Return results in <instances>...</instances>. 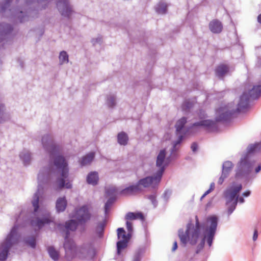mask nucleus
<instances>
[{
    "label": "nucleus",
    "mask_w": 261,
    "mask_h": 261,
    "mask_svg": "<svg viewBox=\"0 0 261 261\" xmlns=\"http://www.w3.org/2000/svg\"><path fill=\"white\" fill-rule=\"evenodd\" d=\"M228 71V66L224 64L218 65L215 69L216 74L219 77H223Z\"/></svg>",
    "instance_id": "dca6fc26"
},
{
    "label": "nucleus",
    "mask_w": 261,
    "mask_h": 261,
    "mask_svg": "<svg viewBox=\"0 0 261 261\" xmlns=\"http://www.w3.org/2000/svg\"><path fill=\"white\" fill-rule=\"evenodd\" d=\"M54 164L58 169L61 170L60 176L57 178L56 181L57 189H61L64 187L67 189L71 188L72 185L67 179L68 176V164L64 158L61 155H57L55 159Z\"/></svg>",
    "instance_id": "f03ea898"
},
{
    "label": "nucleus",
    "mask_w": 261,
    "mask_h": 261,
    "mask_svg": "<svg viewBox=\"0 0 261 261\" xmlns=\"http://www.w3.org/2000/svg\"><path fill=\"white\" fill-rule=\"evenodd\" d=\"M177 248V243L176 241H174L173 244V247L172 248V251H175Z\"/></svg>",
    "instance_id": "79ce46f5"
},
{
    "label": "nucleus",
    "mask_w": 261,
    "mask_h": 261,
    "mask_svg": "<svg viewBox=\"0 0 261 261\" xmlns=\"http://www.w3.org/2000/svg\"><path fill=\"white\" fill-rule=\"evenodd\" d=\"M141 187L139 183L135 185L130 186L121 191V194L124 196H129L137 194L142 191Z\"/></svg>",
    "instance_id": "f8f14e48"
},
{
    "label": "nucleus",
    "mask_w": 261,
    "mask_h": 261,
    "mask_svg": "<svg viewBox=\"0 0 261 261\" xmlns=\"http://www.w3.org/2000/svg\"><path fill=\"white\" fill-rule=\"evenodd\" d=\"M47 250L51 258H53L55 260H58L59 259V252L58 251L56 250L53 247H48L47 248Z\"/></svg>",
    "instance_id": "a878e982"
},
{
    "label": "nucleus",
    "mask_w": 261,
    "mask_h": 261,
    "mask_svg": "<svg viewBox=\"0 0 261 261\" xmlns=\"http://www.w3.org/2000/svg\"><path fill=\"white\" fill-rule=\"evenodd\" d=\"M126 228L129 232H132L133 231L132 223L128 221H126Z\"/></svg>",
    "instance_id": "4c0bfd02"
},
{
    "label": "nucleus",
    "mask_w": 261,
    "mask_h": 261,
    "mask_svg": "<svg viewBox=\"0 0 261 261\" xmlns=\"http://www.w3.org/2000/svg\"><path fill=\"white\" fill-rule=\"evenodd\" d=\"M261 146V143H256L254 145H250L248 148V152L252 153L254 151H257L260 146Z\"/></svg>",
    "instance_id": "473e14b6"
},
{
    "label": "nucleus",
    "mask_w": 261,
    "mask_h": 261,
    "mask_svg": "<svg viewBox=\"0 0 261 261\" xmlns=\"http://www.w3.org/2000/svg\"><path fill=\"white\" fill-rule=\"evenodd\" d=\"M242 189L241 184L236 186H232L228 188L225 192V197L227 199V204L232 202L231 205L228 208V214H231L236 208L237 204V198L234 199L236 196Z\"/></svg>",
    "instance_id": "423d86ee"
},
{
    "label": "nucleus",
    "mask_w": 261,
    "mask_h": 261,
    "mask_svg": "<svg viewBox=\"0 0 261 261\" xmlns=\"http://www.w3.org/2000/svg\"><path fill=\"white\" fill-rule=\"evenodd\" d=\"M27 243L31 247L35 248L36 246V240L35 238L32 237L27 240Z\"/></svg>",
    "instance_id": "c9c22d12"
},
{
    "label": "nucleus",
    "mask_w": 261,
    "mask_h": 261,
    "mask_svg": "<svg viewBox=\"0 0 261 261\" xmlns=\"http://www.w3.org/2000/svg\"><path fill=\"white\" fill-rule=\"evenodd\" d=\"M164 172V168L156 173L153 176H148L139 180L138 183L140 187L142 186L144 188L151 187L155 188L160 182L163 173Z\"/></svg>",
    "instance_id": "6e6552de"
},
{
    "label": "nucleus",
    "mask_w": 261,
    "mask_h": 261,
    "mask_svg": "<svg viewBox=\"0 0 261 261\" xmlns=\"http://www.w3.org/2000/svg\"><path fill=\"white\" fill-rule=\"evenodd\" d=\"M197 144L196 143L194 142L192 144L191 148L193 152H195L197 149Z\"/></svg>",
    "instance_id": "a19ab883"
},
{
    "label": "nucleus",
    "mask_w": 261,
    "mask_h": 261,
    "mask_svg": "<svg viewBox=\"0 0 261 261\" xmlns=\"http://www.w3.org/2000/svg\"><path fill=\"white\" fill-rule=\"evenodd\" d=\"M59 60L61 64L67 63L68 62V56L66 51H62L60 53Z\"/></svg>",
    "instance_id": "7c9ffc66"
},
{
    "label": "nucleus",
    "mask_w": 261,
    "mask_h": 261,
    "mask_svg": "<svg viewBox=\"0 0 261 261\" xmlns=\"http://www.w3.org/2000/svg\"><path fill=\"white\" fill-rule=\"evenodd\" d=\"M128 242V239L121 240L117 242V253L118 255H120L121 251L127 247Z\"/></svg>",
    "instance_id": "4be33fe9"
},
{
    "label": "nucleus",
    "mask_w": 261,
    "mask_h": 261,
    "mask_svg": "<svg viewBox=\"0 0 261 261\" xmlns=\"http://www.w3.org/2000/svg\"><path fill=\"white\" fill-rule=\"evenodd\" d=\"M182 136H180L178 138V140L175 142L174 145V147H175L177 144H179L182 139Z\"/></svg>",
    "instance_id": "37998d69"
},
{
    "label": "nucleus",
    "mask_w": 261,
    "mask_h": 261,
    "mask_svg": "<svg viewBox=\"0 0 261 261\" xmlns=\"http://www.w3.org/2000/svg\"><path fill=\"white\" fill-rule=\"evenodd\" d=\"M233 164L230 161H226L224 163L223 165L222 173L223 174H227L229 173V171L232 169Z\"/></svg>",
    "instance_id": "393cba45"
},
{
    "label": "nucleus",
    "mask_w": 261,
    "mask_h": 261,
    "mask_svg": "<svg viewBox=\"0 0 261 261\" xmlns=\"http://www.w3.org/2000/svg\"><path fill=\"white\" fill-rule=\"evenodd\" d=\"M196 223L195 227L191 229L192 224L188 223L187 225V229L185 232L182 229H179L178 231V237L180 242L184 245L189 242L192 245H195L197 242V240L200 234V223L198 218L195 217Z\"/></svg>",
    "instance_id": "7ed1b4c3"
},
{
    "label": "nucleus",
    "mask_w": 261,
    "mask_h": 261,
    "mask_svg": "<svg viewBox=\"0 0 261 261\" xmlns=\"http://www.w3.org/2000/svg\"><path fill=\"white\" fill-rule=\"evenodd\" d=\"M105 225L106 222L105 221L100 222L97 224L95 228V230L99 237L102 236Z\"/></svg>",
    "instance_id": "c85d7f7f"
},
{
    "label": "nucleus",
    "mask_w": 261,
    "mask_h": 261,
    "mask_svg": "<svg viewBox=\"0 0 261 261\" xmlns=\"http://www.w3.org/2000/svg\"><path fill=\"white\" fill-rule=\"evenodd\" d=\"M128 235L129 234L126 236V232L123 228H119L117 229V237L118 239H128V241H129V237H128Z\"/></svg>",
    "instance_id": "cd10ccee"
},
{
    "label": "nucleus",
    "mask_w": 261,
    "mask_h": 261,
    "mask_svg": "<svg viewBox=\"0 0 261 261\" xmlns=\"http://www.w3.org/2000/svg\"><path fill=\"white\" fill-rule=\"evenodd\" d=\"M261 169V166L260 165H258L255 169V172L256 173H258L259 172V171Z\"/></svg>",
    "instance_id": "3c124183"
},
{
    "label": "nucleus",
    "mask_w": 261,
    "mask_h": 261,
    "mask_svg": "<svg viewBox=\"0 0 261 261\" xmlns=\"http://www.w3.org/2000/svg\"><path fill=\"white\" fill-rule=\"evenodd\" d=\"M53 221V219L49 214H47L45 217L42 219H38L35 222L34 221L31 222L32 225L37 226L38 228L42 227L45 224H48Z\"/></svg>",
    "instance_id": "4468645a"
},
{
    "label": "nucleus",
    "mask_w": 261,
    "mask_h": 261,
    "mask_svg": "<svg viewBox=\"0 0 261 261\" xmlns=\"http://www.w3.org/2000/svg\"><path fill=\"white\" fill-rule=\"evenodd\" d=\"M77 227V223L74 220H70L66 222L65 226L66 234L65 236L64 247L67 257L68 255L74 256L75 254L82 252V248L76 249L73 241L72 240L68 239L69 231H74L76 229Z\"/></svg>",
    "instance_id": "20e7f679"
},
{
    "label": "nucleus",
    "mask_w": 261,
    "mask_h": 261,
    "mask_svg": "<svg viewBox=\"0 0 261 261\" xmlns=\"http://www.w3.org/2000/svg\"><path fill=\"white\" fill-rule=\"evenodd\" d=\"M108 104L110 107H113L115 105V100L113 97H110L109 99Z\"/></svg>",
    "instance_id": "ea45409f"
},
{
    "label": "nucleus",
    "mask_w": 261,
    "mask_h": 261,
    "mask_svg": "<svg viewBox=\"0 0 261 261\" xmlns=\"http://www.w3.org/2000/svg\"><path fill=\"white\" fill-rule=\"evenodd\" d=\"M91 217L89 208L87 205H83L75 210L72 218H75L79 223L84 224L90 220Z\"/></svg>",
    "instance_id": "1a4fd4ad"
},
{
    "label": "nucleus",
    "mask_w": 261,
    "mask_h": 261,
    "mask_svg": "<svg viewBox=\"0 0 261 261\" xmlns=\"http://www.w3.org/2000/svg\"><path fill=\"white\" fill-rule=\"evenodd\" d=\"M59 11L62 16L69 17L72 13V8L68 0H60L57 4Z\"/></svg>",
    "instance_id": "9b49d317"
},
{
    "label": "nucleus",
    "mask_w": 261,
    "mask_h": 261,
    "mask_svg": "<svg viewBox=\"0 0 261 261\" xmlns=\"http://www.w3.org/2000/svg\"><path fill=\"white\" fill-rule=\"evenodd\" d=\"M150 198H151V199H153L154 198V197H153V196H151L150 197Z\"/></svg>",
    "instance_id": "864d4df0"
},
{
    "label": "nucleus",
    "mask_w": 261,
    "mask_h": 261,
    "mask_svg": "<svg viewBox=\"0 0 261 261\" xmlns=\"http://www.w3.org/2000/svg\"><path fill=\"white\" fill-rule=\"evenodd\" d=\"M32 204L34 208V212H36L39 208V193L36 192L34 196Z\"/></svg>",
    "instance_id": "c756f323"
},
{
    "label": "nucleus",
    "mask_w": 261,
    "mask_h": 261,
    "mask_svg": "<svg viewBox=\"0 0 261 261\" xmlns=\"http://www.w3.org/2000/svg\"><path fill=\"white\" fill-rule=\"evenodd\" d=\"M250 194V191H247L243 193V195L245 197H247L249 196Z\"/></svg>",
    "instance_id": "de8ad7c7"
},
{
    "label": "nucleus",
    "mask_w": 261,
    "mask_h": 261,
    "mask_svg": "<svg viewBox=\"0 0 261 261\" xmlns=\"http://www.w3.org/2000/svg\"><path fill=\"white\" fill-rule=\"evenodd\" d=\"M187 122V118L186 117H182L179 120H178L176 124L175 127L176 129V132H180L182 128L184 127L185 124Z\"/></svg>",
    "instance_id": "bb28decb"
},
{
    "label": "nucleus",
    "mask_w": 261,
    "mask_h": 261,
    "mask_svg": "<svg viewBox=\"0 0 261 261\" xmlns=\"http://www.w3.org/2000/svg\"><path fill=\"white\" fill-rule=\"evenodd\" d=\"M215 122L209 119L202 120L199 122L195 123L192 126H203L205 128H209L215 126Z\"/></svg>",
    "instance_id": "f3484780"
},
{
    "label": "nucleus",
    "mask_w": 261,
    "mask_h": 261,
    "mask_svg": "<svg viewBox=\"0 0 261 261\" xmlns=\"http://www.w3.org/2000/svg\"><path fill=\"white\" fill-rule=\"evenodd\" d=\"M20 157L24 160L25 163H27L30 160V154L29 153H21L20 154Z\"/></svg>",
    "instance_id": "e433bc0d"
},
{
    "label": "nucleus",
    "mask_w": 261,
    "mask_h": 261,
    "mask_svg": "<svg viewBox=\"0 0 261 261\" xmlns=\"http://www.w3.org/2000/svg\"><path fill=\"white\" fill-rule=\"evenodd\" d=\"M94 158V153L90 152L83 158L81 162V164L82 166L88 165L91 163Z\"/></svg>",
    "instance_id": "5701e85b"
},
{
    "label": "nucleus",
    "mask_w": 261,
    "mask_h": 261,
    "mask_svg": "<svg viewBox=\"0 0 261 261\" xmlns=\"http://www.w3.org/2000/svg\"><path fill=\"white\" fill-rule=\"evenodd\" d=\"M257 19L258 22L261 24V13L258 15Z\"/></svg>",
    "instance_id": "8fccbe9b"
},
{
    "label": "nucleus",
    "mask_w": 261,
    "mask_h": 261,
    "mask_svg": "<svg viewBox=\"0 0 261 261\" xmlns=\"http://www.w3.org/2000/svg\"><path fill=\"white\" fill-rule=\"evenodd\" d=\"M43 147L49 153L50 156L53 158L57 151L56 146L53 144L52 140L48 135L44 136L42 139Z\"/></svg>",
    "instance_id": "9d476101"
},
{
    "label": "nucleus",
    "mask_w": 261,
    "mask_h": 261,
    "mask_svg": "<svg viewBox=\"0 0 261 261\" xmlns=\"http://www.w3.org/2000/svg\"><path fill=\"white\" fill-rule=\"evenodd\" d=\"M17 226H14L7 236L5 241L0 246V260L3 261L7 259L9 249L15 242Z\"/></svg>",
    "instance_id": "39448f33"
},
{
    "label": "nucleus",
    "mask_w": 261,
    "mask_h": 261,
    "mask_svg": "<svg viewBox=\"0 0 261 261\" xmlns=\"http://www.w3.org/2000/svg\"><path fill=\"white\" fill-rule=\"evenodd\" d=\"M167 6L164 3L159 4L156 8V11L160 14H164L166 12Z\"/></svg>",
    "instance_id": "2f4dec72"
},
{
    "label": "nucleus",
    "mask_w": 261,
    "mask_h": 261,
    "mask_svg": "<svg viewBox=\"0 0 261 261\" xmlns=\"http://www.w3.org/2000/svg\"><path fill=\"white\" fill-rule=\"evenodd\" d=\"M199 117L200 119H203L205 118L204 112L202 111H200L199 112Z\"/></svg>",
    "instance_id": "a18cd8bd"
},
{
    "label": "nucleus",
    "mask_w": 261,
    "mask_h": 261,
    "mask_svg": "<svg viewBox=\"0 0 261 261\" xmlns=\"http://www.w3.org/2000/svg\"><path fill=\"white\" fill-rule=\"evenodd\" d=\"M250 167L249 166V163L248 162V158L246 156L244 159H242L239 165L238 171L237 172L236 174V177H240L241 175V172L243 170H245L247 168L248 171H250Z\"/></svg>",
    "instance_id": "2eb2a0df"
},
{
    "label": "nucleus",
    "mask_w": 261,
    "mask_h": 261,
    "mask_svg": "<svg viewBox=\"0 0 261 261\" xmlns=\"http://www.w3.org/2000/svg\"><path fill=\"white\" fill-rule=\"evenodd\" d=\"M261 95V85L254 86L248 93L244 92L240 97L236 110L232 109L229 106L220 107L216 111V121H221L227 119L236 112H244L249 107V99L258 98Z\"/></svg>",
    "instance_id": "f257e3e1"
},
{
    "label": "nucleus",
    "mask_w": 261,
    "mask_h": 261,
    "mask_svg": "<svg viewBox=\"0 0 261 261\" xmlns=\"http://www.w3.org/2000/svg\"><path fill=\"white\" fill-rule=\"evenodd\" d=\"M118 142L121 144L125 145L127 144L128 141V137L124 132H121L117 136Z\"/></svg>",
    "instance_id": "b1692460"
},
{
    "label": "nucleus",
    "mask_w": 261,
    "mask_h": 261,
    "mask_svg": "<svg viewBox=\"0 0 261 261\" xmlns=\"http://www.w3.org/2000/svg\"><path fill=\"white\" fill-rule=\"evenodd\" d=\"M227 174H223V173H222L221 176H220L218 180V184L221 185L224 181V179L227 177Z\"/></svg>",
    "instance_id": "58836bf2"
},
{
    "label": "nucleus",
    "mask_w": 261,
    "mask_h": 261,
    "mask_svg": "<svg viewBox=\"0 0 261 261\" xmlns=\"http://www.w3.org/2000/svg\"><path fill=\"white\" fill-rule=\"evenodd\" d=\"M98 179V173L96 172H91L87 177V182L93 185H95L97 184Z\"/></svg>",
    "instance_id": "aec40b11"
},
{
    "label": "nucleus",
    "mask_w": 261,
    "mask_h": 261,
    "mask_svg": "<svg viewBox=\"0 0 261 261\" xmlns=\"http://www.w3.org/2000/svg\"><path fill=\"white\" fill-rule=\"evenodd\" d=\"M112 191L113 192H115V188H113L112 189Z\"/></svg>",
    "instance_id": "603ef678"
},
{
    "label": "nucleus",
    "mask_w": 261,
    "mask_h": 261,
    "mask_svg": "<svg viewBox=\"0 0 261 261\" xmlns=\"http://www.w3.org/2000/svg\"><path fill=\"white\" fill-rule=\"evenodd\" d=\"M143 215L141 213L129 212L125 216V219L128 221L136 219L143 220Z\"/></svg>",
    "instance_id": "412c9836"
},
{
    "label": "nucleus",
    "mask_w": 261,
    "mask_h": 261,
    "mask_svg": "<svg viewBox=\"0 0 261 261\" xmlns=\"http://www.w3.org/2000/svg\"><path fill=\"white\" fill-rule=\"evenodd\" d=\"M166 155L165 150H162L160 151L159 154L157 156L156 165V166L160 168L159 170H161L162 168L165 170L164 166L163 165L165 158Z\"/></svg>",
    "instance_id": "a211bd4d"
},
{
    "label": "nucleus",
    "mask_w": 261,
    "mask_h": 261,
    "mask_svg": "<svg viewBox=\"0 0 261 261\" xmlns=\"http://www.w3.org/2000/svg\"><path fill=\"white\" fill-rule=\"evenodd\" d=\"M67 206V201L65 197L59 198L56 202V208L58 212L64 211Z\"/></svg>",
    "instance_id": "6ab92c4d"
},
{
    "label": "nucleus",
    "mask_w": 261,
    "mask_h": 261,
    "mask_svg": "<svg viewBox=\"0 0 261 261\" xmlns=\"http://www.w3.org/2000/svg\"><path fill=\"white\" fill-rule=\"evenodd\" d=\"M222 28L221 22L217 19L213 20L209 23V29L213 33H220Z\"/></svg>",
    "instance_id": "ddd939ff"
},
{
    "label": "nucleus",
    "mask_w": 261,
    "mask_h": 261,
    "mask_svg": "<svg viewBox=\"0 0 261 261\" xmlns=\"http://www.w3.org/2000/svg\"><path fill=\"white\" fill-rule=\"evenodd\" d=\"M110 206V203H109V201H108L105 204L106 211H107L108 210V209L109 208Z\"/></svg>",
    "instance_id": "09e8293b"
},
{
    "label": "nucleus",
    "mask_w": 261,
    "mask_h": 261,
    "mask_svg": "<svg viewBox=\"0 0 261 261\" xmlns=\"http://www.w3.org/2000/svg\"><path fill=\"white\" fill-rule=\"evenodd\" d=\"M206 221L207 224H210V226L206 229V234L203 238L201 243L203 244L205 239L207 238V243L209 246H211L217 226L218 219L216 216H210L207 218Z\"/></svg>",
    "instance_id": "0eeeda50"
},
{
    "label": "nucleus",
    "mask_w": 261,
    "mask_h": 261,
    "mask_svg": "<svg viewBox=\"0 0 261 261\" xmlns=\"http://www.w3.org/2000/svg\"><path fill=\"white\" fill-rule=\"evenodd\" d=\"M193 106V103L190 101H185L182 105V109L184 111L189 110Z\"/></svg>",
    "instance_id": "72a5a7b5"
},
{
    "label": "nucleus",
    "mask_w": 261,
    "mask_h": 261,
    "mask_svg": "<svg viewBox=\"0 0 261 261\" xmlns=\"http://www.w3.org/2000/svg\"><path fill=\"white\" fill-rule=\"evenodd\" d=\"M257 237H258L257 230L256 229H255L254 232V234H253V240L254 241H255L257 239Z\"/></svg>",
    "instance_id": "c03bdc74"
},
{
    "label": "nucleus",
    "mask_w": 261,
    "mask_h": 261,
    "mask_svg": "<svg viewBox=\"0 0 261 261\" xmlns=\"http://www.w3.org/2000/svg\"><path fill=\"white\" fill-rule=\"evenodd\" d=\"M237 198V201L238 200L240 203H243L244 202V199L243 197H236L234 199H236Z\"/></svg>",
    "instance_id": "49530a36"
},
{
    "label": "nucleus",
    "mask_w": 261,
    "mask_h": 261,
    "mask_svg": "<svg viewBox=\"0 0 261 261\" xmlns=\"http://www.w3.org/2000/svg\"><path fill=\"white\" fill-rule=\"evenodd\" d=\"M215 188V184L214 182H212L210 185V187L208 190H207L201 196L200 200H202V199L205 197L207 194H208L210 193H211L212 191H213L214 190Z\"/></svg>",
    "instance_id": "f704fd0d"
}]
</instances>
